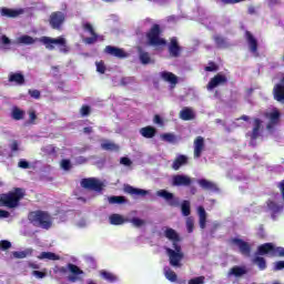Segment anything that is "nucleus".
Instances as JSON below:
<instances>
[{"instance_id":"f257e3e1","label":"nucleus","mask_w":284,"mask_h":284,"mask_svg":"<svg viewBox=\"0 0 284 284\" xmlns=\"http://www.w3.org/2000/svg\"><path fill=\"white\" fill-rule=\"evenodd\" d=\"M34 43H41L47 50H54L59 48V52L62 54H69L70 47H68V40L65 37L60 36L52 38L42 36L41 38H34L30 34H21L16 41H12L8 36L0 33V50H10V45H34Z\"/></svg>"},{"instance_id":"f03ea898","label":"nucleus","mask_w":284,"mask_h":284,"mask_svg":"<svg viewBox=\"0 0 284 284\" xmlns=\"http://www.w3.org/2000/svg\"><path fill=\"white\" fill-rule=\"evenodd\" d=\"M156 196L163 199L171 207H180L182 216H190L192 214V202L190 200H181L166 189L156 191Z\"/></svg>"},{"instance_id":"7ed1b4c3","label":"nucleus","mask_w":284,"mask_h":284,"mask_svg":"<svg viewBox=\"0 0 284 284\" xmlns=\"http://www.w3.org/2000/svg\"><path fill=\"white\" fill-rule=\"evenodd\" d=\"M53 273L60 274V276H65L69 274L65 277L69 283H77L78 281H82L81 276L85 275V272L79 267V265L72 262L67 263L65 266L55 265L53 267Z\"/></svg>"},{"instance_id":"20e7f679","label":"nucleus","mask_w":284,"mask_h":284,"mask_svg":"<svg viewBox=\"0 0 284 284\" xmlns=\"http://www.w3.org/2000/svg\"><path fill=\"white\" fill-rule=\"evenodd\" d=\"M29 225L40 227L41 230H50L52 227V217L47 211H32L28 215Z\"/></svg>"},{"instance_id":"39448f33","label":"nucleus","mask_w":284,"mask_h":284,"mask_svg":"<svg viewBox=\"0 0 284 284\" xmlns=\"http://www.w3.org/2000/svg\"><path fill=\"white\" fill-rule=\"evenodd\" d=\"M162 32L161 24L154 23L145 33L146 45H150L151 48H164L168 45V40L161 38Z\"/></svg>"},{"instance_id":"423d86ee","label":"nucleus","mask_w":284,"mask_h":284,"mask_svg":"<svg viewBox=\"0 0 284 284\" xmlns=\"http://www.w3.org/2000/svg\"><path fill=\"white\" fill-rule=\"evenodd\" d=\"M265 119H268V122L266 124V130L271 136H278V133L276 132V125L281 123V116L283 114L278 110V108L273 106L271 111L264 112Z\"/></svg>"},{"instance_id":"0eeeda50","label":"nucleus","mask_w":284,"mask_h":284,"mask_svg":"<svg viewBox=\"0 0 284 284\" xmlns=\"http://www.w3.org/2000/svg\"><path fill=\"white\" fill-rule=\"evenodd\" d=\"M123 192L125 194H130L131 196H135L138 199H146L148 201H156V193L154 194L152 190L141 189L136 186H132L130 184H124Z\"/></svg>"},{"instance_id":"6e6552de","label":"nucleus","mask_w":284,"mask_h":284,"mask_svg":"<svg viewBox=\"0 0 284 284\" xmlns=\"http://www.w3.org/2000/svg\"><path fill=\"white\" fill-rule=\"evenodd\" d=\"M80 185L83 190L97 192V194H103L105 190V182L99 180V178H84L80 181Z\"/></svg>"},{"instance_id":"1a4fd4ad","label":"nucleus","mask_w":284,"mask_h":284,"mask_svg":"<svg viewBox=\"0 0 284 284\" xmlns=\"http://www.w3.org/2000/svg\"><path fill=\"white\" fill-rule=\"evenodd\" d=\"M164 237L172 242L173 252H183V247L181 246V235L176 230L166 226L164 230Z\"/></svg>"},{"instance_id":"9d476101","label":"nucleus","mask_w":284,"mask_h":284,"mask_svg":"<svg viewBox=\"0 0 284 284\" xmlns=\"http://www.w3.org/2000/svg\"><path fill=\"white\" fill-rule=\"evenodd\" d=\"M164 250L166 252V255L169 256V263L171 267H182L183 264L181 261L185 258V254L183 252L174 251V248H171L170 246H164Z\"/></svg>"},{"instance_id":"9b49d317","label":"nucleus","mask_w":284,"mask_h":284,"mask_svg":"<svg viewBox=\"0 0 284 284\" xmlns=\"http://www.w3.org/2000/svg\"><path fill=\"white\" fill-rule=\"evenodd\" d=\"M231 245L237 247L239 252L242 253L243 256H251L252 255V244L250 242L235 236L230 240Z\"/></svg>"},{"instance_id":"f8f14e48","label":"nucleus","mask_w":284,"mask_h":284,"mask_svg":"<svg viewBox=\"0 0 284 284\" xmlns=\"http://www.w3.org/2000/svg\"><path fill=\"white\" fill-rule=\"evenodd\" d=\"M194 180L185 173L174 174L171 178L172 187H190Z\"/></svg>"},{"instance_id":"ddd939ff","label":"nucleus","mask_w":284,"mask_h":284,"mask_svg":"<svg viewBox=\"0 0 284 284\" xmlns=\"http://www.w3.org/2000/svg\"><path fill=\"white\" fill-rule=\"evenodd\" d=\"M199 21L202 26H205L207 30H214V26H216V18L214 16L207 14L205 9L199 7L197 8Z\"/></svg>"},{"instance_id":"4468645a","label":"nucleus","mask_w":284,"mask_h":284,"mask_svg":"<svg viewBox=\"0 0 284 284\" xmlns=\"http://www.w3.org/2000/svg\"><path fill=\"white\" fill-rule=\"evenodd\" d=\"M104 54H108V57H114L115 59H128V57H130V53H128L125 49L112 44L104 48Z\"/></svg>"},{"instance_id":"2eb2a0df","label":"nucleus","mask_w":284,"mask_h":284,"mask_svg":"<svg viewBox=\"0 0 284 284\" xmlns=\"http://www.w3.org/2000/svg\"><path fill=\"white\" fill-rule=\"evenodd\" d=\"M63 23H65V13L61 11L51 13L49 26H51L52 30H61Z\"/></svg>"},{"instance_id":"dca6fc26","label":"nucleus","mask_w":284,"mask_h":284,"mask_svg":"<svg viewBox=\"0 0 284 284\" xmlns=\"http://www.w3.org/2000/svg\"><path fill=\"white\" fill-rule=\"evenodd\" d=\"M225 83H227V75H225L223 72H219L210 79L206 89L209 92H212L213 90H216L219 85H225Z\"/></svg>"},{"instance_id":"f3484780","label":"nucleus","mask_w":284,"mask_h":284,"mask_svg":"<svg viewBox=\"0 0 284 284\" xmlns=\"http://www.w3.org/2000/svg\"><path fill=\"white\" fill-rule=\"evenodd\" d=\"M0 200L2 201V207H8V210H17L21 205L10 191L0 194Z\"/></svg>"},{"instance_id":"a211bd4d","label":"nucleus","mask_w":284,"mask_h":284,"mask_svg":"<svg viewBox=\"0 0 284 284\" xmlns=\"http://www.w3.org/2000/svg\"><path fill=\"white\" fill-rule=\"evenodd\" d=\"M21 14H26V9L0 7V17H6L7 19H17L18 17H21Z\"/></svg>"},{"instance_id":"6ab92c4d","label":"nucleus","mask_w":284,"mask_h":284,"mask_svg":"<svg viewBox=\"0 0 284 284\" xmlns=\"http://www.w3.org/2000/svg\"><path fill=\"white\" fill-rule=\"evenodd\" d=\"M196 183L197 185H200V187H202V190H206L207 192H213L214 194L221 192V189H219V186L214 184V182L205 178L197 179Z\"/></svg>"},{"instance_id":"aec40b11","label":"nucleus","mask_w":284,"mask_h":284,"mask_svg":"<svg viewBox=\"0 0 284 284\" xmlns=\"http://www.w3.org/2000/svg\"><path fill=\"white\" fill-rule=\"evenodd\" d=\"M273 98L278 103H284V74L282 75L280 82L274 85Z\"/></svg>"},{"instance_id":"412c9836","label":"nucleus","mask_w":284,"mask_h":284,"mask_svg":"<svg viewBox=\"0 0 284 284\" xmlns=\"http://www.w3.org/2000/svg\"><path fill=\"white\" fill-rule=\"evenodd\" d=\"M138 59L141 65H154L155 61L150 55V52L145 51L143 47L138 48Z\"/></svg>"},{"instance_id":"4be33fe9","label":"nucleus","mask_w":284,"mask_h":284,"mask_svg":"<svg viewBox=\"0 0 284 284\" xmlns=\"http://www.w3.org/2000/svg\"><path fill=\"white\" fill-rule=\"evenodd\" d=\"M246 274H250V268L245 265H235L229 271V278L234 276L235 278H243Z\"/></svg>"},{"instance_id":"5701e85b","label":"nucleus","mask_w":284,"mask_h":284,"mask_svg":"<svg viewBox=\"0 0 284 284\" xmlns=\"http://www.w3.org/2000/svg\"><path fill=\"white\" fill-rule=\"evenodd\" d=\"M213 41H214L215 48H217V50H227V48H232V42H230V39L221 36V34H214Z\"/></svg>"},{"instance_id":"b1692460","label":"nucleus","mask_w":284,"mask_h":284,"mask_svg":"<svg viewBox=\"0 0 284 284\" xmlns=\"http://www.w3.org/2000/svg\"><path fill=\"white\" fill-rule=\"evenodd\" d=\"M203 150H205V138L200 135L194 140V159H201L203 156Z\"/></svg>"},{"instance_id":"393cba45","label":"nucleus","mask_w":284,"mask_h":284,"mask_svg":"<svg viewBox=\"0 0 284 284\" xmlns=\"http://www.w3.org/2000/svg\"><path fill=\"white\" fill-rule=\"evenodd\" d=\"M159 77L162 79V81L170 83V90H172V88L179 83V77L170 71H162L159 73Z\"/></svg>"},{"instance_id":"a878e982","label":"nucleus","mask_w":284,"mask_h":284,"mask_svg":"<svg viewBox=\"0 0 284 284\" xmlns=\"http://www.w3.org/2000/svg\"><path fill=\"white\" fill-rule=\"evenodd\" d=\"M266 205L271 212V219L276 221V214H281V212H283L284 204L267 200Z\"/></svg>"},{"instance_id":"bb28decb","label":"nucleus","mask_w":284,"mask_h":284,"mask_svg":"<svg viewBox=\"0 0 284 284\" xmlns=\"http://www.w3.org/2000/svg\"><path fill=\"white\" fill-rule=\"evenodd\" d=\"M245 39L247 41L250 52H252V54H256V52H258V40L256 37H254L252 32L245 31Z\"/></svg>"},{"instance_id":"cd10ccee","label":"nucleus","mask_w":284,"mask_h":284,"mask_svg":"<svg viewBox=\"0 0 284 284\" xmlns=\"http://www.w3.org/2000/svg\"><path fill=\"white\" fill-rule=\"evenodd\" d=\"M8 81L9 83H14V85H23L26 83V75L22 71L10 72Z\"/></svg>"},{"instance_id":"c85d7f7f","label":"nucleus","mask_w":284,"mask_h":284,"mask_svg":"<svg viewBox=\"0 0 284 284\" xmlns=\"http://www.w3.org/2000/svg\"><path fill=\"white\" fill-rule=\"evenodd\" d=\"M139 134H141L143 139H154V136L159 134V129L153 125H146L139 130Z\"/></svg>"},{"instance_id":"c756f323","label":"nucleus","mask_w":284,"mask_h":284,"mask_svg":"<svg viewBox=\"0 0 284 284\" xmlns=\"http://www.w3.org/2000/svg\"><path fill=\"white\" fill-rule=\"evenodd\" d=\"M273 247L274 243L266 242L264 244L258 245L254 254H257L260 256H267V254L273 253Z\"/></svg>"},{"instance_id":"7c9ffc66","label":"nucleus","mask_w":284,"mask_h":284,"mask_svg":"<svg viewBox=\"0 0 284 284\" xmlns=\"http://www.w3.org/2000/svg\"><path fill=\"white\" fill-rule=\"evenodd\" d=\"M252 263L253 265H257L260 272H265V270H267V260L263 257V255L254 253Z\"/></svg>"},{"instance_id":"2f4dec72","label":"nucleus","mask_w":284,"mask_h":284,"mask_svg":"<svg viewBox=\"0 0 284 284\" xmlns=\"http://www.w3.org/2000/svg\"><path fill=\"white\" fill-rule=\"evenodd\" d=\"M180 119H182V121H194L196 119V113L190 106H184L180 111Z\"/></svg>"},{"instance_id":"473e14b6","label":"nucleus","mask_w":284,"mask_h":284,"mask_svg":"<svg viewBox=\"0 0 284 284\" xmlns=\"http://www.w3.org/2000/svg\"><path fill=\"white\" fill-rule=\"evenodd\" d=\"M190 161V158L185 154H178L175 160L172 163V169L175 171H179L180 168H183V165H187Z\"/></svg>"},{"instance_id":"72a5a7b5","label":"nucleus","mask_w":284,"mask_h":284,"mask_svg":"<svg viewBox=\"0 0 284 284\" xmlns=\"http://www.w3.org/2000/svg\"><path fill=\"white\" fill-rule=\"evenodd\" d=\"M108 203L110 205H125L130 203V200L125 195H110L108 197Z\"/></svg>"},{"instance_id":"f704fd0d","label":"nucleus","mask_w":284,"mask_h":284,"mask_svg":"<svg viewBox=\"0 0 284 284\" xmlns=\"http://www.w3.org/2000/svg\"><path fill=\"white\" fill-rule=\"evenodd\" d=\"M34 254V248H26L23 251H12L10 258H28V256H32Z\"/></svg>"},{"instance_id":"c9c22d12","label":"nucleus","mask_w":284,"mask_h":284,"mask_svg":"<svg viewBox=\"0 0 284 284\" xmlns=\"http://www.w3.org/2000/svg\"><path fill=\"white\" fill-rule=\"evenodd\" d=\"M38 258L40 261H61V255L50 252V251H43L38 255Z\"/></svg>"},{"instance_id":"e433bc0d","label":"nucleus","mask_w":284,"mask_h":284,"mask_svg":"<svg viewBox=\"0 0 284 284\" xmlns=\"http://www.w3.org/2000/svg\"><path fill=\"white\" fill-rule=\"evenodd\" d=\"M161 141H164V143H171V145H176L179 141H181V136H176L174 133H162L160 134Z\"/></svg>"},{"instance_id":"4c0bfd02","label":"nucleus","mask_w":284,"mask_h":284,"mask_svg":"<svg viewBox=\"0 0 284 284\" xmlns=\"http://www.w3.org/2000/svg\"><path fill=\"white\" fill-rule=\"evenodd\" d=\"M109 223L110 225H124V223H128V219H124V216L119 213H112L109 215Z\"/></svg>"},{"instance_id":"58836bf2","label":"nucleus","mask_w":284,"mask_h":284,"mask_svg":"<svg viewBox=\"0 0 284 284\" xmlns=\"http://www.w3.org/2000/svg\"><path fill=\"white\" fill-rule=\"evenodd\" d=\"M99 41H105V38L97 32L91 33V37L83 38V43L87 45H94V43H99Z\"/></svg>"},{"instance_id":"ea45409f","label":"nucleus","mask_w":284,"mask_h":284,"mask_svg":"<svg viewBox=\"0 0 284 284\" xmlns=\"http://www.w3.org/2000/svg\"><path fill=\"white\" fill-rule=\"evenodd\" d=\"M10 115L13 121H23L26 119V111L19 106H13Z\"/></svg>"},{"instance_id":"a19ab883","label":"nucleus","mask_w":284,"mask_h":284,"mask_svg":"<svg viewBox=\"0 0 284 284\" xmlns=\"http://www.w3.org/2000/svg\"><path fill=\"white\" fill-rule=\"evenodd\" d=\"M100 276L108 281V283H119V276L114 275V273L105 270L100 271Z\"/></svg>"},{"instance_id":"79ce46f5","label":"nucleus","mask_w":284,"mask_h":284,"mask_svg":"<svg viewBox=\"0 0 284 284\" xmlns=\"http://www.w3.org/2000/svg\"><path fill=\"white\" fill-rule=\"evenodd\" d=\"M102 150H105L106 152H119L120 146L119 144L111 142L110 140H104L101 143Z\"/></svg>"},{"instance_id":"37998d69","label":"nucleus","mask_w":284,"mask_h":284,"mask_svg":"<svg viewBox=\"0 0 284 284\" xmlns=\"http://www.w3.org/2000/svg\"><path fill=\"white\" fill-rule=\"evenodd\" d=\"M168 49H169L170 57H173V59H179V57H181V50H182L181 45L179 44L174 45V43H169Z\"/></svg>"},{"instance_id":"c03bdc74","label":"nucleus","mask_w":284,"mask_h":284,"mask_svg":"<svg viewBox=\"0 0 284 284\" xmlns=\"http://www.w3.org/2000/svg\"><path fill=\"white\" fill-rule=\"evenodd\" d=\"M37 163L39 162L30 163V161L27 159H20L18 162V168H20V170H34Z\"/></svg>"},{"instance_id":"a18cd8bd","label":"nucleus","mask_w":284,"mask_h":284,"mask_svg":"<svg viewBox=\"0 0 284 284\" xmlns=\"http://www.w3.org/2000/svg\"><path fill=\"white\" fill-rule=\"evenodd\" d=\"M164 276L168 281L171 283H176L179 275L174 271H172L170 267L165 266L164 267Z\"/></svg>"},{"instance_id":"49530a36","label":"nucleus","mask_w":284,"mask_h":284,"mask_svg":"<svg viewBox=\"0 0 284 284\" xmlns=\"http://www.w3.org/2000/svg\"><path fill=\"white\" fill-rule=\"evenodd\" d=\"M126 223H132L133 227H143L145 225V220L139 217V216H133L126 219Z\"/></svg>"},{"instance_id":"de8ad7c7","label":"nucleus","mask_w":284,"mask_h":284,"mask_svg":"<svg viewBox=\"0 0 284 284\" xmlns=\"http://www.w3.org/2000/svg\"><path fill=\"white\" fill-rule=\"evenodd\" d=\"M10 193L14 196L16 201L21 204L23 196H26V190L21 187H14Z\"/></svg>"},{"instance_id":"09e8293b","label":"nucleus","mask_w":284,"mask_h":284,"mask_svg":"<svg viewBox=\"0 0 284 284\" xmlns=\"http://www.w3.org/2000/svg\"><path fill=\"white\" fill-rule=\"evenodd\" d=\"M30 222H28L27 224L23 225L22 230L20 231V233L22 234V236H29L32 237L37 234V231H33L32 229H30Z\"/></svg>"},{"instance_id":"8fccbe9b","label":"nucleus","mask_w":284,"mask_h":284,"mask_svg":"<svg viewBox=\"0 0 284 284\" xmlns=\"http://www.w3.org/2000/svg\"><path fill=\"white\" fill-rule=\"evenodd\" d=\"M145 23H152V19L146 18L139 23V27L135 29L136 37H143V34H145V31L143 30V26H145Z\"/></svg>"},{"instance_id":"3c124183","label":"nucleus","mask_w":284,"mask_h":284,"mask_svg":"<svg viewBox=\"0 0 284 284\" xmlns=\"http://www.w3.org/2000/svg\"><path fill=\"white\" fill-rule=\"evenodd\" d=\"M60 168H61V170H63V172H70V170H72V168H73L72 160L62 159L60 161Z\"/></svg>"},{"instance_id":"603ef678","label":"nucleus","mask_w":284,"mask_h":284,"mask_svg":"<svg viewBox=\"0 0 284 284\" xmlns=\"http://www.w3.org/2000/svg\"><path fill=\"white\" fill-rule=\"evenodd\" d=\"M134 83H136V78L134 77H123L120 80V85H122L123 88L128 85H134Z\"/></svg>"},{"instance_id":"864d4df0","label":"nucleus","mask_w":284,"mask_h":284,"mask_svg":"<svg viewBox=\"0 0 284 284\" xmlns=\"http://www.w3.org/2000/svg\"><path fill=\"white\" fill-rule=\"evenodd\" d=\"M64 74H68V75L77 74V65H74V61L70 60L68 62Z\"/></svg>"},{"instance_id":"5fc2aeb1","label":"nucleus","mask_w":284,"mask_h":284,"mask_svg":"<svg viewBox=\"0 0 284 284\" xmlns=\"http://www.w3.org/2000/svg\"><path fill=\"white\" fill-rule=\"evenodd\" d=\"M97 72L99 74H105L108 67L105 65V62L103 60L95 62Z\"/></svg>"},{"instance_id":"6e6d98bb","label":"nucleus","mask_w":284,"mask_h":284,"mask_svg":"<svg viewBox=\"0 0 284 284\" xmlns=\"http://www.w3.org/2000/svg\"><path fill=\"white\" fill-rule=\"evenodd\" d=\"M133 164L134 162L132 161V159H130V156L124 155L120 158V165H123L124 168H132Z\"/></svg>"},{"instance_id":"4d7b16f0","label":"nucleus","mask_w":284,"mask_h":284,"mask_svg":"<svg viewBox=\"0 0 284 284\" xmlns=\"http://www.w3.org/2000/svg\"><path fill=\"white\" fill-rule=\"evenodd\" d=\"M84 261H85V263L89 264V267H90L91 270H97V267H98V265H97V260H95L93 256H91V255H85V256H84Z\"/></svg>"},{"instance_id":"13d9d810","label":"nucleus","mask_w":284,"mask_h":284,"mask_svg":"<svg viewBox=\"0 0 284 284\" xmlns=\"http://www.w3.org/2000/svg\"><path fill=\"white\" fill-rule=\"evenodd\" d=\"M12 247V242L9 240H1L0 241V252H8Z\"/></svg>"},{"instance_id":"bf43d9fd","label":"nucleus","mask_w":284,"mask_h":284,"mask_svg":"<svg viewBox=\"0 0 284 284\" xmlns=\"http://www.w3.org/2000/svg\"><path fill=\"white\" fill-rule=\"evenodd\" d=\"M39 181H42V183H52V181H54V178L50 175V173H40Z\"/></svg>"},{"instance_id":"052dcab7","label":"nucleus","mask_w":284,"mask_h":284,"mask_svg":"<svg viewBox=\"0 0 284 284\" xmlns=\"http://www.w3.org/2000/svg\"><path fill=\"white\" fill-rule=\"evenodd\" d=\"M272 256H280L281 258H284V247L283 246H276V245L273 244Z\"/></svg>"},{"instance_id":"680f3d73","label":"nucleus","mask_w":284,"mask_h":284,"mask_svg":"<svg viewBox=\"0 0 284 284\" xmlns=\"http://www.w3.org/2000/svg\"><path fill=\"white\" fill-rule=\"evenodd\" d=\"M204 70L205 72H219V64L214 61H210Z\"/></svg>"},{"instance_id":"e2e57ef3","label":"nucleus","mask_w":284,"mask_h":284,"mask_svg":"<svg viewBox=\"0 0 284 284\" xmlns=\"http://www.w3.org/2000/svg\"><path fill=\"white\" fill-rule=\"evenodd\" d=\"M90 112H92V106H90V104H83L80 109L81 116H90Z\"/></svg>"},{"instance_id":"0e129e2a","label":"nucleus","mask_w":284,"mask_h":284,"mask_svg":"<svg viewBox=\"0 0 284 284\" xmlns=\"http://www.w3.org/2000/svg\"><path fill=\"white\" fill-rule=\"evenodd\" d=\"M187 284H205V276H195L189 280Z\"/></svg>"},{"instance_id":"69168bd1","label":"nucleus","mask_w":284,"mask_h":284,"mask_svg":"<svg viewBox=\"0 0 284 284\" xmlns=\"http://www.w3.org/2000/svg\"><path fill=\"white\" fill-rule=\"evenodd\" d=\"M268 201H274V203L284 204L283 194L282 193H273L272 197L268 199Z\"/></svg>"},{"instance_id":"338daca9","label":"nucleus","mask_w":284,"mask_h":284,"mask_svg":"<svg viewBox=\"0 0 284 284\" xmlns=\"http://www.w3.org/2000/svg\"><path fill=\"white\" fill-rule=\"evenodd\" d=\"M28 94L29 97H31V99H36V100L41 99V91L37 89H29Z\"/></svg>"},{"instance_id":"774afa93","label":"nucleus","mask_w":284,"mask_h":284,"mask_svg":"<svg viewBox=\"0 0 284 284\" xmlns=\"http://www.w3.org/2000/svg\"><path fill=\"white\" fill-rule=\"evenodd\" d=\"M284 270V260L276 261L273 266V272H282Z\"/></svg>"}]
</instances>
